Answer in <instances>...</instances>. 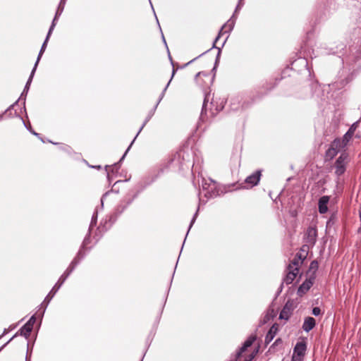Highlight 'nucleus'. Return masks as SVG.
I'll use <instances>...</instances> for the list:
<instances>
[{
    "label": "nucleus",
    "mask_w": 361,
    "mask_h": 361,
    "mask_svg": "<svg viewBox=\"0 0 361 361\" xmlns=\"http://www.w3.org/2000/svg\"><path fill=\"white\" fill-rule=\"evenodd\" d=\"M210 92H205L204 93V98L202 104V108L200 114V119L202 121H207L209 117H214L215 116L217 113L220 111H221L224 108L222 105L221 106H215L213 103V102H211L209 104V115L208 114V103L210 100Z\"/></svg>",
    "instance_id": "obj_1"
},
{
    "label": "nucleus",
    "mask_w": 361,
    "mask_h": 361,
    "mask_svg": "<svg viewBox=\"0 0 361 361\" xmlns=\"http://www.w3.org/2000/svg\"><path fill=\"white\" fill-rule=\"evenodd\" d=\"M93 233V231L90 233H87L85 235L82 243L80 246V250H78L77 255L74 257V259L72 260L71 264H69V274L75 268V267L80 262V261L85 257L86 255V253L90 250L92 245V240H91V235Z\"/></svg>",
    "instance_id": "obj_2"
},
{
    "label": "nucleus",
    "mask_w": 361,
    "mask_h": 361,
    "mask_svg": "<svg viewBox=\"0 0 361 361\" xmlns=\"http://www.w3.org/2000/svg\"><path fill=\"white\" fill-rule=\"evenodd\" d=\"M255 340V336L251 335L249 336L231 361H252L255 355L258 353V349H255L249 355H245L244 352L247 349V348L252 345Z\"/></svg>",
    "instance_id": "obj_3"
},
{
    "label": "nucleus",
    "mask_w": 361,
    "mask_h": 361,
    "mask_svg": "<svg viewBox=\"0 0 361 361\" xmlns=\"http://www.w3.org/2000/svg\"><path fill=\"white\" fill-rule=\"evenodd\" d=\"M201 185L202 190L205 192L204 197L207 200L220 195V192L219 189L218 188L217 183L212 179H206L204 178H202Z\"/></svg>",
    "instance_id": "obj_4"
},
{
    "label": "nucleus",
    "mask_w": 361,
    "mask_h": 361,
    "mask_svg": "<svg viewBox=\"0 0 361 361\" xmlns=\"http://www.w3.org/2000/svg\"><path fill=\"white\" fill-rule=\"evenodd\" d=\"M349 161V155L345 152H342L341 155L336 159L334 164V168L335 169V174L336 176L340 177L345 173L346 171V166Z\"/></svg>",
    "instance_id": "obj_5"
},
{
    "label": "nucleus",
    "mask_w": 361,
    "mask_h": 361,
    "mask_svg": "<svg viewBox=\"0 0 361 361\" xmlns=\"http://www.w3.org/2000/svg\"><path fill=\"white\" fill-rule=\"evenodd\" d=\"M307 350V343L305 341L298 342L294 348L291 361H302Z\"/></svg>",
    "instance_id": "obj_6"
},
{
    "label": "nucleus",
    "mask_w": 361,
    "mask_h": 361,
    "mask_svg": "<svg viewBox=\"0 0 361 361\" xmlns=\"http://www.w3.org/2000/svg\"><path fill=\"white\" fill-rule=\"evenodd\" d=\"M288 272L286 274V276L284 277L283 282L280 285L279 290L277 291L276 295H279L281 292L282 291L283 283H286L287 285H289L292 283V282L294 281L295 277L297 276L298 274V268L295 267L293 268L291 264H289L287 267Z\"/></svg>",
    "instance_id": "obj_7"
},
{
    "label": "nucleus",
    "mask_w": 361,
    "mask_h": 361,
    "mask_svg": "<svg viewBox=\"0 0 361 361\" xmlns=\"http://www.w3.org/2000/svg\"><path fill=\"white\" fill-rule=\"evenodd\" d=\"M158 106V104H156L155 106H154V108L152 109H151L149 113H148V115L146 117L145 120L144 121L142 125L141 126V127L140 128L138 132L137 133L135 137H134V139L133 140V141L131 142V143L130 144V145L128 146V147L127 148V149L126 150L125 153L123 154V155L121 157V160L125 158L126 155L127 154V153L128 152V151L130 150L131 146L133 145V144L134 143L135 139L137 138V137L138 136V135L140 133V132L142 130V129L144 128V127L145 126V125L149 122V121L152 118V117L153 116V115L155 113V111L157 109Z\"/></svg>",
    "instance_id": "obj_8"
},
{
    "label": "nucleus",
    "mask_w": 361,
    "mask_h": 361,
    "mask_svg": "<svg viewBox=\"0 0 361 361\" xmlns=\"http://www.w3.org/2000/svg\"><path fill=\"white\" fill-rule=\"evenodd\" d=\"M317 230L316 227L310 226L307 228L305 233V242L309 245L313 246L317 241Z\"/></svg>",
    "instance_id": "obj_9"
},
{
    "label": "nucleus",
    "mask_w": 361,
    "mask_h": 361,
    "mask_svg": "<svg viewBox=\"0 0 361 361\" xmlns=\"http://www.w3.org/2000/svg\"><path fill=\"white\" fill-rule=\"evenodd\" d=\"M314 279V276H310L309 279H305V281L298 287L297 291L298 295L299 296H302L306 293L312 286Z\"/></svg>",
    "instance_id": "obj_10"
},
{
    "label": "nucleus",
    "mask_w": 361,
    "mask_h": 361,
    "mask_svg": "<svg viewBox=\"0 0 361 361\" xmlns=\"http://www.w3.org/2000/svg\"><path fill=\"white\" fill-rule=\"evenodd\" d=\"M343 148L338 143L336 146L334 145V141L331 142L330 147L326 151L325 153V159L326 160H331L333 159L337 154Z\"/></svg>",
    "instance_id": "obj_11"
},
{
    "label": "nucleus",
    "mask_w": 361,
    "mask_h": 361,
    "mask_svg": "<svg viewBox=\"0 0 361 361\" xmlns=\"http://www.w3.org/2000/svg\"><path fill=\"white\" fill-rule=\"evenodd\" d=\"M260 177H261V170H257V171H255L254 173H252L251 175L248 176L245 178V183L246 184L249 185V186L250 188H252L259 183V182L260 180Z\"/></svg>",
    "instance_id": "obj_12"
},
{
    "label": "nucleus",
    "mask_w": 361,
    "mask_h": 361,
    "mask_svg": "<svg viewBox=\"0 0 361 361\" xmlns=\"http://www.w3.org/2000/svg\"><path fill=\"white\" fill-rule=\"evenodd\" d=\"M231 109L233 111H238L240 108L241 109H245L247 108L250 106V104H248L246 102H244L243 104L240 103V97H234L231 99Z\"/></svg>",
    "instance_id": "obj_13"
},
{
    "label": "nucleus",
    "mask_w": 361,
    "mask_h": 361,
    "mask_svg": "<svg viewBox=\"0 0 361 361\" xmlns=\"http://www.w3.org/2000/svg\"><path fill=\"white\" fill-rule=\"evenodd\" d=\"M353 136V135L347 131L342 138H336L334 140V145L336 146L338 143L344 149L348 145Z\"/></svg>",
    "instance_id": "obj_14"
},
{
    "label": "nucleus",
    "mask_w": 361,
    "mask_h": 361,
    "mask_svg": "<svg viewBox=\"0 0 361 361\" xmlns=\"http://www.w3.org/2000/svg\"><path fill=\"white\" fill-rule=\"evenodd\" d=\"M54 25V24L53 23V25H51V28L49 29V33H48V35H47V37L46 40H45V42H44V44H42V49H41V50H40V51H39V56H38L37 60V61H36V63H35V67H34V68H33V70H32V73H31L30 77V78H29V80H28V81H27V85H26V86H27V85L30 84V82H31V80H32V78L33 75H34V73H35V71L36 67H37V63H38V62H39V59H40V58H41V56H42V54H43V52H44V49H45L46 44H47V42L48 38H49V35H50V33H51V30H52V29H53Z\"/></svg>",
    "instance_id": "obj_15"
},
{
    "label": "nucleus",
    "mask_w": 361,
    "mask_h": 361,
    "mask_svg": "<svg viewBox=\"0 0 361 361\" xmlns=\"http://www.w3.org/2000/svg\"><path fill=\"white\" fill-rule=\"evenodd\" d=\"M329 202V197L327 195H324L319 198V202H318V210L320 214H324L327 212V211H328L327 204H328Z\"/></svg>",
    "instance_id": "obj_16"
},
{
    "label": "nucleus",
    "mask_w": 361,
    "mask_h": 361,
    "mask_svg": "<svg viewBox=\"0 0 361 361\" xmlns=\"http://www.w3.org/2000/svg\"><path fill=\"white\" fill-rule=\"evenodd\" d=\"M315 325V319L312 317H307L305 318L302 328L305 332H309L314 329Z\"/></svg>",
    "instance_id": "obj_17"
},
{
    "label": "nucleus",
    "mask_w": 361,
    "mask_h": 361,
    "mask_svg": "<svg viewBox=\"0 0 361 361\" xmlns=\"http://www.w3.org/2000/svg\"><path fill=\"white\" fill-rule=\"evenodd\" d=\"M135 196L125 198L116 207V212L121 214L134 200Z\"/></svg>",
    "instance_id": "obj_18"
},
{
    "label": "nucleus",
    "mask_w": 361,
    "mask_h": 361,
    "mask_svg": "<svg viewBox=\"0 0 361 361\" xmlns=\"http://www.w3.org/2000/svg\"><path fill=\"white\" fill-rule=\"evenodd\" d=\"M277 331H278V326L275 324L271 326V327L269 329L267 334H266V336L264 338L265 345H268L269 343H270L272 341V340L276 335Z\"/></svg>",
    "instance_id": "obj_19"
},
{
    "label": "nucleus",
    "mask_w": 361,
    "mask_h": 361,
    "mask_svg": "<svg viewBox=\"0 0 361 361\" xmlns=\"http://www.w3.org/2000/svg\"><path fill=\"white\" fill-rule=\"evenodd\" d=\"M235 18L234 14L231 16V18L221 27V30L224 32V33L231 32L235 25Z\"/></svg>",
    "instance_id": "obj_20"
},
{
    "label": "nucleus",
    "mask_w": 361,
    "mask_h": 361,
    "mask_svg": "<svg viewBox=\"0 0 361 361\" xmlns=\"http://www.w3.org/2000/svg\"><path fill=\"white\" fill-rule=\"evenodd\" d=\"M35 322V317L32 316L29 321L24 325V326L21 329V332L23 334H24L25 336L30 334V332L31 331L32 329V326L34 323Z\"/></svg>",
    "instance_id": "obj_21"
},
{
    "label": "nucleus",
    "mask_w": 361,
    "mask_h": 361,
    "mask_svg": "<svg viewBox=\"0 0 361 361\" xmlns=\"http://www.w3.org/2000/svg\"><path fill=\"white\" fill-rule=\"evenodd\" d=\"M106 224H108V223L106 221L105 224L104 225H102V223L101 224V226H99L94 231V234L93 235V239L95 240V243H97L100 236H101V233L102 232H104V231H106L108 229V228H109L111 226V224H109V226H106Z\"/></svg>",
    "instance_id": "obj_22"
},
{
    "label": "nucleus",
    "mask_w": 361,
    "mask_h": 361,
    "mask_svg": "<svg viewBox=\"0 0 361 361\" xmlns=\"http://www.w3.org/2000/svg\"><path fill=\"white\" fill-rule=\"evenodd\" d=\"M185 152L184 150H180L178 153V158H180V157L183 158V162L181 163L182 166H183V165H186V163H187L188 165L186 166L187 167H190V166H191V161H190V154H189V153H187L186 157H185ZM193 166H194V164H192V167H193Z\"/></svg>",
    "instance_id": "obj_23"
},
{
    "label": "nucleus",
    "mask_w": 361,
    "mask_h": 361,
    "mask_svg": "<svg viewBox=\"0 0 361 361\" xmlns=\"http://www.w3.org/2000/svg\"><path fill=\"white\" fill-rule=\"evenodd\" d=\"M262 87L265 88L266 90L264 92H257L256 95H254L253 98H252V103L256 102L258 99H262L264 97V95L267 94L269 91H270L271 90H272L274 88V85L270 84L269 85H267L265 87L264 85H263Z\"/></svg>",
    "instance_id": "obj_24"
},
{
    "label": "nucleus",
    "mask_w": 361,
    "mask_h": 361,
    "mask_svg": "<svg viewBox=\"0 0 361 361\" xmlns=\"http://www.w3.org/2000/svg\"><path fill=\"white\" fill-rule=\"evenodd\" d=\"M290 316V308L289 307L288 304L286 303L279 314V319L288 320L289 319Z\"/></svg>",
    "instance_id": "obj_25"
},
{
    "label": "nucleus",
    "mask_w": 361,
    "mask_h": 361,
    "mask_svg": "<svg viewBox=\"0 0 361 361\" xmlns=\"http://www.w3.org/2000/svg\"><path fill=\"white\" fill-rule=\"evenodd\" d=\"M97 211L96 210L92 216V220L90 222V224L89 226V232L90 233H92L94 231V228L97 224Z\"/></svg>",
    "instance_id": "obj_26"
},
{
    "label": "nucleus",
    "mask_w": 361,
    "mask_h": 361,
    "mask_svg": "<svg viewBox=\"0 0 361 361\" xmlns=\"http://www.w3.org/2000/svg\"><path fill=\"white\" fill-rule=\"evenodd\" d=\"M176 73V70L175 69H173V71H172V75H171V79L169 80V81L168 82V83L166 84V87L164 88L163 91L161 92V94L159 95V99L157 102V104H159L161 102V101L162 100V99L164 98V94H165V92L166 91L174 74Z\"/></svg>",
    "instance_id": "obj_27"
},
{
    "label": "nucleus",
    "mask_w": 361,
    "mask_h": 361,
    "mask_svg": "<svg viewBox=\"0 0 361 361\" xmlns=\"http://www.w3.org/2000/svg\"><path fill=\"white\" fill-rule=\"evenodd\" d=\"M300 63V64H301V65H304V66L306 68V69L308 71V72H310V69H309V67H308V63H307V59H305V56H304V57H300V58H299L298 59L295 60V61L293 62V64H295V63Z\"/></svg>",
    "instance_id": "obj_28"
},
{
    "label": "nucleus",
    "mask_w": 361,
    "mask_h": 361,
    "mask_svg": "<svg viewBox=\"0 0 361 361\" xmlns=\"http://www.w3.org/2000/svg\"><path fill=\"white\" fill-rule=\"evenodd\" d=\"M124 159V158L121 160V158L120 159L119 161L117 163H115L114 165L111 166V171L110 173L114 174V173H117L118 169H120V163Z\"/></svg>",
    "instance_id": "obj_29"
},
{
    "label": "nucleus",
    "mask_w": 361,
    "mask_h": 361,
    "mask_svg": "<svg viewBox=\"0 0 361 361\" xmlns=\"http://www.w3.org/2000/svg\"><path fill=\"white\" fill-rule=\"evenodd\" d=\"M359 121L353 123L349 128V129L348 130V132L350 133V134L353 135L355 134V132L356 130V129L357 128L358 126H359Z\"/></svg>",
    "instance_id": "obj_30"
},
{
    "label": "nucleus",
    "mask_w": 361,
    "mask_h": 361,
    "mask_svg": "<svg viewBox=\"0 0 361 361\" xmlns=\"http://www.w3.org/2000/svg\"><path fill=\"white\" fill-rule=\"evenodd\" d=\"M109 168V165L105 166V172L106 174L107 180L109 184H111L112 180H113V174H111L109 170L108 169Z\"/></svg>",
    "instance_id": "obj_31"
},
{
    "label": "nucleus",
    "mask_w": 361,
    "mask_h": 361,
    "mask_svg": "<svg viewBox=\"0 0 361 361\" xmlns=\"http://www.w3.org/2000/svg\"><path fill=\"white\" fill-rule=\"evenodd\" d=\"M318 269V262L316 260H313L311 262L310 265V269L314 270V271H316Z\"/></svg>",
    "instance_id": "obj_32"
},
{
    "label": "nucleus",
    "mask_w": 361,
    "mask_h": 361,
    "mask_svg": "<svg viewBox=\"0 0 361 361\" xmlns=\"http://www.w3.org/2000/svg\"><path fill=\"white\" fill-rule=\"evenodd\" d=\"M321 312H322L321 309L319 307H314L312 308V314L314 316L317 317L321 314Z\"/></svg>",
    "instance_id": "obj_33"
},
{
    "label": "nucleus",
    "mask_w": 361,
    "mask_h": 361,
    "mask_svg": "<svg viewBox=\"0 0 361 361\" xmlns=\"http://www.w3.org/2000/svg\"><path fill=\"white\" fill-rule=\"evenodd\" d=\"M223 34H224V31H222V30H219V34H218L217 37H216L215 38V39H214V43H213V44H212V48H218L217 47H216V42L219 39V38H220L221 35H223Z\"/></svg>",
    "instance_id": "obj_34"
},
{
    "label": "nucleus",
    "mask_w": 361,
    "mask_h": 361,
    "mask_svg": "<svg viewBox=\"0 0 361 361\" xmlns=\"http://www.w3.org/2000/svg\"><path fill=\"white\" fill-rule=\"evenodd\" d=\"M218 49V53H217V55H216V60H215V63H214V66L212 69V71H214L216 69V67L219 63V57H220V54H221V48H216Z\"/></svg>",
    "instance_id": "obj_35"
},
{
    "label": "nucleus",
    "mask_w": 361,
    "mask_h": 361,
    "mask_svg": "<svg viewBox=\"0 0 361 361\" xmlns=\"http://www.w3.org/2000/svg\"><path fill=\"white\" fill-rule=\"evenodd\" d=\"M198 211H199V209H197V211L195 212V213L194 214V216L190 221V226H189V228H188V231H190V229L191 228V227L192 226L193 224L195 223V220H196V218L197 216V214H198Z\"/></svg>",
    "instance_id": "obj_36"
},
{
    "label": "nucleus",
    "mask_w": 361,
    "mask_h": 361,
    "mask_svg": "<svg viewBox=\"0 0 361 361\" xmlns=\"http://www.w3.org/2000/svg\"><path fill=\"white\" fill-rule=\"evenodd\" d=\"M111 191H112V190H110V191H107V192H105V193L102 196V197H101V207H102V208H103V207H104V199L106 197V196H107V195L110 193V192H111Z\"/></svg>",
    "instance_id": "obj_37"
},
{
    "label": "nucleus",
    "mask_w": 361,
    "mask_h": 361,
    "mask_svg": "<svg viewBox=\"0 0 361 361\" xmlns=\"http://www.w3.org/2000/svg\"><path fill=\"white\" fill-rule=\"evenodd\" d=\"M300 262H299V260L297 259V257H295V258L291 261V263H290V264H291V265H292V267H293V268H295L294 267H297L299 265V264H300Z\"/></svg>",
    "instance_id": "obj_38"
},
{
    "label": "nucleus",
    "mask_w": 361,
    "mask_h": 361,
    "mask_svg": "<svg viewBox=\"0 0 361 361\" xmlns=\"http://www.w3.org/2000/svg\"><path fill=\"white\" fill-rule=\"evenodd\" d=\"M282 343V339L280 338H278L276 339V341L274 342V343L271 345V348H274L279 344Z\"/></svg>",
    "instance_id": "obj_39"
},
{
    "label": "nucleus",
    "mask_w": 361,
    "mask_h": 361,
    "mask_svg": "<svg viewBox=\"0 0 361 361\" xmlns=\"http://www.w3.org/2000/svg\"><path fill=\"white\" fill-rule=\"evenodd\" d=\"M210 49H208L206 51L203 52L202 54H200L198 56H197L196 58L193 59L192 60H190L186 65H188L191 63H192L194 61H195L197 59H198L199 57L203 56L204 54H206L207 52H208Z\"/></svg>",
    "instance_id": "obj_40"
},
{
    "label": "nucleus",
    "mask_w": 361,
    "mask_h": 361,
    "mask_svg": "<svg viewBox=\"0 0 361 361\" xmlns=\"http://www.w3.org/2000/svg\"><path fill=\"white\" fill-rule=\"evenodd\" d=\"M295 257H297V259L299 260V262H300V263H302V261H303V259H304L302 257V255H301V254H297V255H296V256H295Z\"/></svg>",
    "instance_id": "obj_41"
},
{
    "label": "nucleus",
    "mask_w": 361,
    "mask_h": 361,
    "mask_svg": "<svg viewBox=\"0 0 361 361\" xmlns=\"http://www.w3.org/2000/svg\"><path fill=\"white\" fill-rule=\"evenodd\" d=\"M241 8H242V5H239V4H238V5L236 6V8H235V11H234V13H233V14H234V16L235 15V13H237V12H238V11Z\"/></svg>",
    "instance_id": "obj_42"
},
{
    "label": "nucleus",
    "mask_w": 361,
    "mask_h": 361,
    "mask_svg": "<svg viewBox=\"0 0 361 361\" xmlns=\"http://www.w3.org/2000/svg\"><path fill=\"white\" fill-rule=\"evenodd\" d=\"M89 166L91 168H93V169H100L102 168L100 165H95V166L89 165Z\"/></svg>",
    "instance_id": "obj_43"
},
{
    "label": "nucleus",
    "mask_w": 361,
    "mask_h": 361,
    "mask_svg": "<svg viewBox=\"0 0 361 361\" xmlns=\"http://www.w3.org/2000/svg\"><path fill=\"white\" fill-rule=\"evenodd\" d=\"M202 74H203V72H199V73H197L196 74V75H195V79H196L199 75H202Z\"/></svg>",
    "instance_id": "obj_44"
},
{
    "label": "nucleus",
    "mask_w": 361,
    "mask_h": 361,
    "mask_svg": "<svg viewBox=\"0 0 361 361\" xmlns=\"http://www.w3.org/2000/svg\"><path fill=\"white\" fill-rule=\"evenodd\" d=\"M162 39H163V42H164L165 45L167 47L166 42L165 40V38H164V36L163 34H162Z\"/></svg>",
    "instance_id": "obj_45"
},
{
    "label": "nucleus",
    "mask_w": 361,
    "mask_h": 361,
    "mask_svg": "<svg viewBox=\"0 0 361 361\" xmlns=\"http://www.w3.org/2000/svg\"><path fill=\"white\" fill-rule=\"evenodd\" d=\"M238 4L242 5V6H243L244 4L243 3V1H239Z\"/></svg>",
    "instance_id": "obj_46"
},
{
    "label": "nucleus",
    "mask_w": 361,
    "mask_h": 361,
    "mask_svg": "<svg viewBox=\"0 0 361 361\" xmlns=\"http://www.w3.org/2000/svg\"><path fill=\"white\" fill-rule=\"evenodd\" d=\"M228 37L226 38V39L224 41L223 44H222V47L224 45V44L226 43V39H227Z\"/></svg>",
    "instance_id": "obj_47"
},
{
    "label": "nucleus",
    "mask_w": 361,
    "mask_h": 361,
    "mask_svg": "<svg viewBox=\"0 0 361 361\" xmlns=\"http://www.w3.org/2000/svg\"><path fill=\"white\" fill-rule=\"evenodd\" d=\"M169 59H170V60L171 61V63L173 64L172 59H171V56H170V54H169Z\"/></svg>",
    "instance_id": "obj_48"
},
{
    "label": "nucleus",
    "mask_w": 361,
    "mask_h": 361,
    "mask_svg": "<svg viewBox=\"0 0 361 361\" xmlns=\"http://www.w3.org/2000/svg\"><path fill=\"white\" fill-rule=\"evenodd\" d=\"M301 48H302V50H304V52H305V51H306L305 50V47H303V46H302Z\"/></svg>",
    "instance_id": "obj_49"
},
{
    "label": "nucleus",
    "mask_w": 361,
    "mask_h": 361,
    "mask_svg": "<svg viewBox=\"0 0 361 361\" xmlns=\"http://www.w3.org/2000/svg\"><path fill=\"white\" fill-rule=\"evenodd\" d=\"M152 8L153 11H154L153 6L152 7ZM154 16H157V14H155V12H154Z\"/></svg>",
    "instance_id": "obj_50"
},
{
    "label": "nucleus",
    "mask_w": 361,
    "mask_h": 361,
    "mask_svg": "<svg viewBox=\"0 0 361 361\" xmlns=\"http://www.w3.org/2000/svg\"><path fill=\"white\" fill-rule=\"evenodd\" d=\"M188 232H189V231H188ZM187 235H188V234H186V236H185L184 240H186Z\"/></svg>",
    "instance_id": "obj_51"
},
{
    "label": "nucleus",
    "mask_w": 361,
    "mask_h": 361,
    "mask_svg": "<svg viewBox=\"0 0 361 361\" xmlns=\"http://www.w3.org/2000/svg\"><path fill=\"white\" fill-rule=\"evenodd\" d=\"M188 232H189V231H188ZM187 235H188V234H186V236H185L184 240H186Z\"/></svg>",
    "instance_id": "obj_52"
},
{
    "label": "nucleus",
    "mask_w": 361,
    "mask_h": 361,
    "mask_svg": "<svg viewBox=\"0 0 361 361\" xmlns=\"http://www.w3.org/2000/svg\"><path fill=\"white\" fill-rule=\"evenodd\" d=\"M306 55L308 56V54H306ZM309 56H310V57L312 58V54H310Z\"/></svg>",
    "instance_id": "obj_53"
},
{
    "label": "nucleus",
    "mask_w": 361,
    "mask_h": 361,
    "mask_svg": "<svg viewBox=\"0 0 361 361\" xmlns=\"http://www.w3.org/2000/svg\"><path fill=\"white\" fill-rule=\"evenodd\" d=\"M360 231H361V226L358 229V232H360Z\"/></svg>",
    "instance_id": "obj_54"
},
{
    "label": "nucleus",
    "mask_w": 361,
    "mask_h": 361,
    "mask_svg": "<svg viewBox=\"0 0 361 361\" xmlns=\"http://www.w3.org/2000/svg\"><path fill=\"white\" fill-rule=\"evenodd\" d=\"M149 1L150 4H151V6L152 7V4L151 1L150 0H149Z\"/></svg>",
    "instance_id": "obj_55"
},
{
    "label": "nucleus",
    "mask_w": 361,
    "mask_h": 361,
    "mask_svg": "<svg viewBox=\"0 0 361 361\" xmlns=\"http://www.w3.org/2000/svg\"><path fill=\"white\" fill-rule=\"evenodd\" d=\"M156 19H157V22L159 23V20L157 19V18L156 17ZM159 25V23H158Z\"/></svg>",
    "instance_id": "obj_56"
},
{
    "label": "nucleus",
    "mask_w": 361,
    "mask_h": 361,
    "mask_svg": "<svg viewBox=\"0 0 361 361\" xmlns=\"http://www.w3.org/2000/svg\"><path fill=\"white\" fill-rule=\"evenodd\" d=\"M355 137H360V135H356Z\"/></svg>",
    "instance_id": "obj_57"
}]
</instances>
